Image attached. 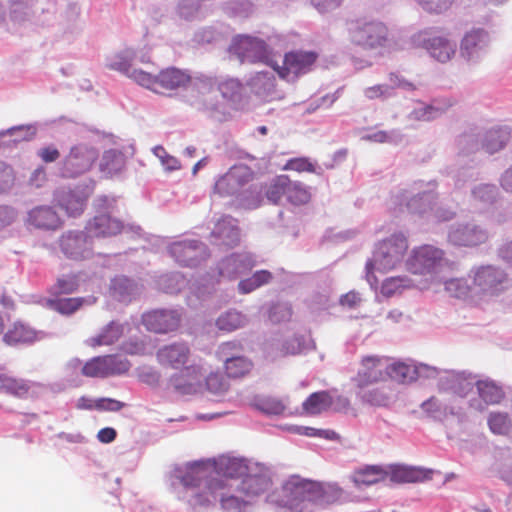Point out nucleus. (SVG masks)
<instances>
[{"instance_id": "48", "label": "nucleus", "mask_w": 512, "mask_h": 512, "mask_svg": "<svg viewBox=\"0 0 512 512\" xmlns=\"http://www.w3.org/2000/svg\"><path fill=\"white\" fill-rule=\"evenodd\" d=\"M426 49L430 54L441 62H445L448 59V50L445 39L440 37H429L423 39Z\"/></svg>"}, {"instance_id": "30", "label": "nucleus", "mask_w": 512, "mask_h": 512, "mask_svg": "<svg viewBox=\"0 0 512 512\" xmlns=\"http://www.w3.org/2000/svg\"><path fill=\"white\" fill-rule=\"evenodd\" d=\"M426 365L416 366L404 362H396L389 364L387 359V372L386 376L400 383H410L419 378V376L428 371Z\"/></svg>"}, {"instance_id": "2", "label": "nucleus", "mask_w": 512, "mask_h": 512, "mask_svg": "<svg viewBox=\"0 0 512 512\" xmlns=\"http://www.w3.org/2000/svg\"><path fill=\"white\" fill-rule=\"evenodd\" d=\"M326 487L316 481L292 475L281 488L267 495V501L291 511L307 512V505L326 501Z\"/></svg>"}, {"instance_id": "9", "label": "nucleus", "mask_w": 512, "mask_h": 512, "mask_svg": "<svg viewBox=\"0 0 512 512\" xmlns=\"http://www.w3.org/2000/svg\"><path fill=\"white\" fill-rule=\"evenodd\" d=\"M511 137V129L508 127H493L477 136L473 134L463 135L458 140L462 152H475L482 148L488 154H494L502 150Z\"/></svg>"}, {"instance_id": "25", "label": "nucleus", "mask_w": 512, "mask_h": 512, "mask_svg": "<svg viewBox=\"0 0 512 512\" xmlns=\"http://www.w3.org/2000/svg\"><path fill=\"white\" fill-rule=\"evenodd\" d=\"M169 252L184 266H194L205 256V246L198 241H181L170 245Z\"/></svg>"}, {"instance_id": "22", "label": "nucleus", "mask_w": 512, "mask_h": 512, "mask_svg": "<svg viewBox=\"0 0 512 512\" xmlns=\"http://www.w3.org/2000/svg\"><path fill=\"white\" fill-rule=\"evenodd\" d=\"M211 472L226 478H245L252 472L253 464L245 459L222 455L216 459L208 460Z\"/></svg>"}, {"instance_id": "19", "label": "nucleus", "mask_w": 512, "mask_h": 512, "mask_svg": "<svg viewBox=\"0 0 512 512\" xmlns=\"http://www.w3.org/2000/svg\"><path fill=\"white\" fill-rule=\"evenodd\" d=\"M180 321L181 316L175 310L158 309L142 315V323L146 329L161 334L175 331Z\"/></svg>"}, {"instance_id": "31", "label": "nucleus", "mask_w": 512, "mask_h": 512, "mask_svg": "<svg viewBox=\"0 0 512 512\" xmlns=\"http://www.w3.org/2000/svg\"><path fill=\"white\" fill-rule=\"evenodd\" d=\"M254 263L250 256L244 254H233L223 259L220 263L219 275L235 279L252 269Z\"/></svg>"}, {"instance_id": "26", "label": "nucleus", "mask_w": 512, "mask_h": 512, "mask_svg": "<svg viewBox=\"0 0 512 512\" xmlns=\"http://www.w3.org/2000/svg\"><path fill=\"white\" fill-rule=\"evenodd\" d=\"M480 400L474 399L470 406L477 411H484L488 405H495L502 401L505 394L501 386L490 379L478 380L475 383Z\"/></svg>"}, {"instance_id": "47", "label": "nucleus", "mask_w": 512, "mask_h": 512, "mask_svg": "<svg viewBox=\"0 0 512 512\" xmlns=\"http://www.w3.org/2000/svg\"><path fill=\"white\" fill-rule=\"evenodd\" d=\"M254 178L253 171L246 165L233 166L226 174L225 181L234 182L236 190L252 181Z\"/></svg>"}, {"instance_id": "23", "label": "nucleus", "mask_w": 512, "mask_h": 512, "mask_svg": "<svg viewBox=\"0 0 512 512\" xmlns=\"http://www.w3.org/2000/svg\"><path fill=\"white\" fill-rule=\"evenodd\" d=\"M36 384L27 379L0 372V392L16 399L34 397Z\"/></svg>"}, {"instance_id": "38", "label": "nucleus", "mask_w": 512, "mask_h": 512, "mask_svg": "<svg viewBox=\"0 0 512 512\" xmlns=\"http://www.w3.org/2000/svg\"><path fill=\"white\" fill-rule=\"evenodd\" d=\"M474 377L465 372L450 371V390L463 397L466 396L475 385Z\"/></svg>"}, {"instance_id": "53", "label": "nucleus", "mask_w": 512, "mask_h": 512, "mask_svg": "<svg viewBox=\"0 0 512 512\" xmlns=\"http://www.w3.org/2000/svg\"><path fill=\"white\" fill-rule=\"evenodd\" d=\"M302 350V341L299 337L293 336L286 339L278 348L277 355L288 356L296 355Z\"/></svg>"}, {"instance_id": "44", "label": "nucleus", "mask_w": 512, "mask_h": 512, "mask_svg": "<svg viewBox=\"0 0 512 512\" xmlns=\"http://www.w3.org/2000/svg\"><path fill=\"white\" fill-rule=\"evenodd\" d=\"M487 422L490 431L494 434L506 435L512 430V420L505 412H491Z\"/></svg>"}, {"instance_id": "28", "label": "nucleus", "mask_w": 512, "mask_h": 512, "mask_svg": "<svg viewBox=\"0 0 512 512\" xmlns=\"http://www.w3.org/2000/svg\"><path fill=\"white\" fill-rule=\"evenodd\" d=\"M487 239V232L476 225L459 226L450 232V242L459 246H476Z\"/></svg>"}, {"instance_id": "59", "label": "nucleus", "mask_w": 512, "mask_h": 512, "mask_svg": "<svg viewBox=\"0 0 512 512\" xmlns=\"http://www.w3.org/2000/svg\"><path fill=\"white\" fill-rule=\"evenodd\" d=\"M154 153L161 160V163L167 170L172 171L180 168L179 161L175 157L169 155L163 147H156L154 149Z\"/></svg>"}, {"instance_id": "45", "label": "nucleus", "mask_w": 512, "mask_h": 512, "mask_svg": "<svg viewBox=\"0 0 512 512\" xmlns=\"http://www.w3.org/2000/svg\"><path fill=\"white\" fill-rule=\"evenodd\" d=\"M78 287L79 283L76 275H65L56 280L50 287L49 293L53 297H58L65 294H72Z\"/></svg>"}, {"instance_id": "27", "label": "nucleus", "mask_w": 512, "mask_h": 512, "mask_svg": "<svg viewBox=\"0 0 512 512\" xmlns=\"http://www.w3.org/2000/svg\"><path fill=\"white\" fill-rule=\"evenodd\" d=\"M121 221L113 219L108 214H101L89 220L85 230L93 238L114 236L121 232Z\"/></svg>"}, {"instance_id": "29", "label": "nucleus", "mask_w": 512, "mask_h": 512, "mask_svg": "<svg viewBox=\"0 0 512 512\" xmlns=\"http://www.w3.org/2000/svg\"><path fill=\"white\" fill-rule=\"evenodd\" d=\"M356 397L362 404L373 407H387L393 399V391L388 386H375L372 388H356Z\"/></svg>"}, {"instance_id": "20", "label": "nucleus", "mask_w": 512, "mask_h": 512, "mask_svg": "<svg viewBox=\"0 0 512 512\" xmlns=\"http://www.w3.org/2000/svg\"><path fill=\"white\" fill-rule=\"evenodd\" d=\"M272 487V480L267 468L262 465L253 464L252 472H248L245 478L242 479L239 486L240 492L248 499L258 497Z\"/></svg>"}, {"instance_id": "50", "label": "nucleus", "mask_w": 512, "mask_h": 512, "mask_svg": "<svg viewBox=\"0 0 512 512\" xmlns=\"http://www.w3.org/2000/svg\"><path fill=\"white\" fill-rule=\"evenodd\" d=\"M205 384L207 389L213 394H222L228 390V382L218 372L210 373L205 379Z\"/></svg>"}, {"instance_id": "11", "label": "nucleus", "mask_w": 512, "mask_h": 512, "mask_svg": "<svg viewBox=\"0 0 512 512\" xmlns=\"http://www.w3.org/2000/svg\"><path fill=\"white\" fill-rule=\"evenodd\" d=\"M130 368L126 359L115 355L97 356L88 360L82 367L81 373L91 378H106L111 375L123 374Z\"/></svg>"}, {"instance_id": "63", "label": "nucleus", "mask_w": 512, "mask_h": 512, "mask_svg": "<svg viewBox=\"0 0 512 512\" xmlns=\"http://www.w3.org/2000/svg\"><path fill=\"white\" fill-rule=\"evenodd\" d=\"M124 403L110 398H100L96 400V410L119 411L123 408Z\"/></svg>"}, {"instance_id": "4", "label": "nucleus", "mask_w": 512, "mask_h": 512, "mask_svg": "<svg viewBox=\"0 0 512 512\" xmlns=\"http://www.w3.org/2000/svg\"><path fill=\"white\" fill-rule=\"evenodd\" d=\"M508 284V276L502 269L492 265L476 268L474 285L477 290L471 295V304L483 310L491 308L506 291Z\"/></svg>"}, {"instance_id": "54", "label": "nucleus", "mask_w": 512, "mask_h": 512, "mask_svg": "<svg viewBox=\"0 0 512 512\" xmlns=\"http://www.w3.org/2000/svg\"><path fill=\"white\" fill-rule=\"evenodd\" d=\"M363 94L368 100L387 99L391 96L390 87L386 84H375L363 90Z\"/></svg>"}, {"instance_id": "64", "label": "nucleus", "mask_w": 512, "mask_h": 512, "mask_svg": "<svg viewBox=\"0 0 512 512\" xmlns=\"http://www.w3.org/2000/svg\"><path fill=\"white\" fill-rule=\"evenodd\" d=\"M225 175L221 176L214 185V191L219 195H228L233 194L237 190L235 188L234 182L225 181Z\"/></svg>"}, {"instance_id": "55", "label": "nucleus", "mask_w": 512, "mask_h": 512, "mask_svg": "<svg viewBox=\"0 0 512 512\" xmlns=\"http://www.w3.org/2000/svg\"><path fill=\"white\" fill-rule=\"evenodd\" d=\"M14 173L12 167L5 163H0V193L10 190L14 184Z\"/></svg>"}, {"instance_id": "34", "label": "nucleus", "mask_w": 512, "mask_h": 512, "mask_svg": "<svg viewBox=\"0 0 512 512\" xmlns=\"http://www.w3.org/2000/svg\"><path fill=\"white\" fill-rule=\"evenodd\" d=\"M125 332V325L117 321H111L101 331L87 340L88 346L96 348L109 346L118 342Z\"/></svg>"}, {"instance_id": "12", "label": "nucleus", "mask_w": 512, "mask_h": 512, "mask_svg": "<svg viewBox=\"0 0 512 512\" xmlns=\"http://www.w3.org/2000/svg\"><path fill=\"white\" fill-rule=\"evenodd\" d=\"M229 51L235 55L241 63L262 62L268 56L266 43L259 38L248 35H237L234 37Z\"/></svg>"}, {"instance_id": "1", "label": "nucleus", "mask_w": 512, "mask_h": 512, "mask_svg": "<svg viewBox=\"0 0 512 512\" xmlns=\"http://www.w3.org/2000/svg\"><path fill=\"white\" fill-rule=\"evenodd\" d=\"M131 60L132 55L127 51L125 54L117 55L108 66L126 74L137 84L157 94L176 91L192 83V77L185 70L168 67L162 69L157 75H153L141 69L133 68Z\"/></svg>"}, {"instance_id": "58", "label": "nucleus", "mask_w": 512, "mask_h": 512, "mask_svg": "<svg viewBox=\"0 0 512 512\" xmlns=\"http://www.w3.org/2000/svg\"><path fill=\"white\" fill-rule=\"evenodd\" d=\"M294 433L305 435L309 437H324L326 439H333L336 435L334 431L331 430H317L312 427H304V426H295L291 429Z\"/></svg>"}, {"instance_id": "37", "label": "nucleus", "mask_w": 512, "mask_h": 512, "mask_svg": "<svg viewBox=\"0 0 512 512\" xmlns=\"http://www.w3.org/2000/svg\"><path fill=\"white\" fill-rule=\"evenodd\" d=\"M333 404V397L328 391L312 393L303 403V410L309 415H317L328 410Z\"/></svg>"}, {"instance_id": "43", "label": "nucleus", "mask_w": 512, "mask_h": 512, "mask_svg": "<svg viewBox=\"0 0 512 512\" xmlns=\"http://www.w3.org/2000/svg\"><path fill=\"white\" fill-rule=\"evenodd\" d=\"M272 274L268 270L256 271L250 278L241 280L238 284L239 291L243 294L250 293L257 288L269 283Z\"/></svg>"}, {"instance_id": "41", "label": "nucleus", "mask_w": 512, "mask_h": 512, "mask_svg": "<svg viewBox=\"0 0 512 512\" xmlns=\"http://www.w3.org/2000/svg\"><path fill=\"white\" fill-rule=\"evenodd\" d=\"M35 332L22 323H14L5 333L4 341L8 344L30 342L35 339Z\"/></svg>"}, {"instance_id": "17", "label": "nucleus", "mask_w": 512, "mask_h": 512, "mask_svg": "<svg viewBox=\"0 0 512 512\" xmlns=\"http://www.w3.org/2000/svg\"><path fill=\"white\" fill-rule=\"evenodd\" d=\"M96 159V152L84 145L71 148L62 163V174L65 177H76L88 171Z\"/></svg>"}, {"instance_id": "62", "label": "nucleus", "mask_w": 512, "mask_h": 512, "mask_svg": "<svg viewBox=\"0 0 512 512\" xmlns=\"http://www.w3.org/2000/svg\"><path fill=\"white\" fill-rule=\"evenodd\" d=\"M419 4L429 13H440L446 10L447 0H418Z\"/></svg>"}, {"instance_id": "42", "label": "nucleus", "mask_w": 512, "mask_h": 512, "mask_svg": "<svg viewBox=\"0 0 512 512\" xmlns=\"http://www.w3.org/2000/svg\"><path fill=\"white\" fill-rule=\"evenodd\" d=\"M247 322L244 315L237 311H227L216 320L217 327L225 332H232L243 327Z\"/></svg>"}, {"instance_id": "5", "label": "nucleus", "mask_w": 512, "mask_h": 512, "mask_svg": "<svg viewBox=\"0 0 512 512\" xmlns=\"http://www.w3.org/2000/svg\"><path fill=\"white\" fill-rule=\"evenodd\" d=\"M408 250V240L402 233H395L378 242L373 257L366 264V277L369 282H377L374 271L387 272L402 263Z\"/></svg>"}, {"instance_id": "6", "label": "nucleus", "mask_w": 512, "mask_h": 512, "mask_svg": "<svg viewBox=\"0 0 512 512\" xmlns=\"http://www.w3.org/2000/svg\"><path fill=\"white\" fill-rule=\"evenodd\" d=\"M346 30L349 41L363 49L382 48L388 41V27L383 22L367 16L348 21Z\"/></svg>"}, {"instance_id": "13", "label": "nucleus", "mask_w": 512, "mask_h": 512, "mask_svg": "<svg viewBox=\"0 0 512 512\" xmlns=\"http://www.w3.org/2000/svg\"><path fill=\"white\" fill-rule=\"evenodd\" d=\"M59 245L62 253L72 260H85L93 255V239L86 230L64 233Z\"/></svg>"}, {"instance_id": "39", "label": "nucleus", "mask_w": 512, "mask_h": 512, "mask_svg": "<svg viewBox=\"0 0 512 512\" xmlns=\"http://www.w3.org/2000/svg\"><path fill=\"white\" fill-rule=\"evenodd\" d=\"M436 200L437 197L433 192H423L410 199L407 207L411 213L424 214L433 210V207L437 204Z\"/></svg>"}, {"instance_id": "49", "label": "nucleus", "mask_w": 512, "mask_h": 512, "mask_svg": "<svg viewBox=\"0 0 512 512\" xmlns=\"http://www.w3.org/2000/svg\"><path fill=\"white\" fill-rule=\"evenodd\" d=\"M221 491H218L217 496H220L221 507L227 512H241L250 501L235 495H224Z\"/></svg>"}, {"instance_id": "57", "label": "nucleus", "mask_w": 512, "mask_h": 512, "mask_svg": "<svg viewBox=\"0 0 512 512\" xmlns=\"http://www.w3.org/2000/svg\"><path fill=\"white\" fill-rule=\"evenodd\" d=\"M291 316V308L283 304L273 305L269 312V318L273 323L287 321L291 318Z\"/></svg>"}, {"instance_id": "61", "label": "nucleus", "mask_w": 512, "mask_h": 512, "mask_svg": "<svg viewBox=\"0 0 512 512\" xmlns=\"http://www.w3.org/2000/svg\"><path fill=\"white\" fill-rule=\"evenodd\" d=\"M404 280L400 277H391L386 279L382 285V293L386 296H391L397 292L401 287H405Z\"/></svg>"}, {"instance_id": "33", "label": "nucleus", "mask_w": 512, "mask_h": 512, "mask_svg": "<svg viewBox=\"0 0 512 512\" xmlns=\"http://www.w3.org/2000/svg\"><path fill=\"white\" fill-rule=\"evenodd\" d=\"M388 476L396 483H417L431 478V472L419 467L395 465L391 467Z\"/></svg>"}, {"instance_id": "10", "label": "nucleus", "mask_w": 512, "mask_h": 512, "mask_svg": "<svg viewBox=\"0 0 512 512\" xmlns=\"http://www.w3.org/2000/svg\"><path fill=\"white\" fill-rule=\"evenodd\" d=\"M387 358L367 355L361 358L357 373L351 378L355 388H366L386 378Z\"/></svg>"}, {"instance_id": "40", "label": "nucleus", "mask_w": 512, "mask_h": 512, "mask_svg": "<svg viewBox=\"0 0 512 512\" xmlns=\"http://www.w3.org/2000/svg\"><path fill=\"white\" fill-rule=\"evenodd\" d=\"M252 362L243 356L231 357L225 361V370L230 378H241L252 369Z\"/></svg>"}, {"instance_id": "52", "label": "nucleus", "mask_w": 512, "mask_h": 512, "mask_svg": "<svg viewBox=\"0 0 512 512\" xmlns=\"http://www.w3.org/2000/svg\"><path fill=\"white\" fill-rule=\"evenodd\" d=\"M473 293L474 291H471L466 280L462 278L450 279V295L452 294L457 298L469 299L471 302V295Z\"/></svg>"}, {"instance_id": "36", "label": "nucleus", "mask_w": 512, "mask_h": 512, "mask_svg": "<svg viewBox=\"0 0 512 512\" xmlns=\"http://www.w3.org/2000/svg\"><path fill=\"white\" fill-rule=\"evenodd\" d=\"M388 476V472L378 465H369L356 470L352 479L357 487L370 486L378 482L384 481Z\"/></svg>"}, {"instance_id": "14", "label": "nucleus", "mask_w": 512, "mask_h": 512, "mask_svg": "<svg viewBox=\"0 0 512 512\" xmlns=\"http://www.w3.org/2000/svg\"><path fill=\"white\" fill-rule=\"evenodd\" d=\"M318 55L309 51H292L285 54L283 66L274 67L278 75L286 81H295L299 75L308 73Z\"/></svg>"}, {"instance_id": "60", "label": "nucleus", "mask_w": 512, "mask_h": 512, "mask_svg": "<svg viewBox=\"0 0 512 512\" xmlns=\"http://www.w3.org/2000/svg\"><path fill=\"white\" fill-rule=\"evenodd\" d=\"M133 287V283L126 277H118L112 281V289L119 295L130 294Z\"/></svg>"}, {"instance_id": "18", "label": "nucleus", "mask_w": 512, "mask_h": 512, "mask_svg": "<svg viewBox=\"0 0 512 512\" xmlns=\"http://www.w3.org/2000/svg\"><path fill=\"white\" fill-rule=\"evenodd\" d=\"M203 369L199 364H190L180 369L169 379L170 385L182 395L195 394L201 390Z\"/></svg>"}, {"instance_id": "24", "label": "nucleus", "mask_w": 512, "mask_h": 512, "mask_svg": "<svg viewBox=\"0 0 512 512\" xmlns=\"http://www.w3.org/2000/svg\"><path fill=\"white\" fill-rule=\"evenodd\" d=\"M191 352L186 343H172L160 348L157 352L158 362L164 366L175 370H180L187 366Z\"/></svg>"}, {"instance_id": "32", "label": "nucleus", "mask_w": 512, "mask_h": 512, "mask_svg": "<svg viewBox=\"0 0 512 512\" xmlns=\"http://www.w3.org/2000/svg\"><path fill=\"white\" fill-rule=\"evenodd\" d=\"M28 221L40 229L55 230L62 226V220L51 207L40 206L29 212Z\"/></svg>"}, {"instance_id": "3", "label": "nucleus", "mask_w": 512, "mask_h": 512, "mask_svg": "<svg viewBox=\"0 0 512 512\" xmlns=\"http://www.w3.org/2000/svg\"><path fill=\"white\" fill-rule=\"evenodd\" d=\"M208 460L187 465L177 478L187 490V501L193 506H207L215 500L219 490H224V480L212 478Z\"/></svg>"}, {"instance_id": "8", "label": "nucleus", "mask_w": 512, "mask_h": 512, "mask_svg": "<svg viewBox=\"0 0 512 512\" xmlns=\"http://www.w3.org/2000/svg\"><path fill=\"white\" fill-rule=\"evenodd\" d=\"M265 195L267 199L279 204L283 198L293 206H302L310 202V187L300 181L290 179L288 175L276 176L268 185Z\"/></svg>"}, {"instance_id": "35", "label": "nucleus", "mask_w": 512, "mask_h": 512, "mask_svg": "<svg viewBox=\"0 0 512 512\" xmlns=\"http://www.w3.org/2000/svg\"><path fill=\"white\" fill-rule=\"evenodd\" d=\"M96 302L95 297H70L62 298L60 296L49 298L47 300L48 306L63 315H71L79 310L84 304H93Z\"/></svg>"}, {"instance_id": "15", "label": "nucleus", "mask_w": 512, "mask_h": 512, "mask_svg": "<svg viewBox=\"0 0 512 512\" xmlns=\"http://www.w3.org/2000/svg\"><path fill=\"white\" fill-rule=\"evenodd\" d=\"M491 37L488 31L481 28H474L468 31L460 45V55L470 63H477L486 54Z\"/></svg>"}, {"instance_id": "56", "label": "nucleus", "mask_w": 512, "mask_h": 512, "mask_svg": "<svg viewBox=\"0 0 512 512\" xmlns=\"http://www.w3.org/2000/svg\"><path fill=\"white\" fill-rule=\"evenodd\" d=\"M497 188L491 184H479L473 188L472 194L474 198L483 201L490 202L496 195Z\"/></svg>"}, {"instance_id": "46", "label": "nucleus", "mask_w": 512, "mask_h": 512, "mask_svg": "<svg viewBox=\"0 0 512 512\" xmlns=\"http://www.w3.org/2000/svg\"><path fill=\"white\" fill-rule=\"evenodd\" d=\"M255 407L267 415H281L286 409L285 403L273 396H264L256 399Z\"/></svg>"}, {"instance_id": "21", "label": "nucleus", "mask_w": 512, "mask_h": 512, "mask_svg": "<svg viewBox=\"0 0 512 512\" xmlns=\"http://www.w3.org/2000/svg\"><path fill=\"white\" fill-rule=\"evenodd\" d=\"M54 200L59 208L65 211L69 217L80 216L85 209L88 194L85 189H60L55 193Z\"/></svg>"}, {"instance_id": "7", "label": "nucleus", "mask_w": 512, "mask_h": 512, "mask_svg": "<svg viewBox=\"0 0 512 512\" xmlns=\"http://www.w3.org/2000/svg\"><path fill=\"white\" fill-rule=\"evenodd\" d=\"M193 88L198 93L199 104L210 110L218 108V94L227 101H236L242 92V85L238 80L226 79L218 82L215 77L204 75L193 81Z\"/></svg>"}, {"instance_id": "51", "label": "nucleus", "mask_w": 512, "mask_h": 512, "mask_svg": "<svg viewBox=\"0 0 512 512\" xmlns=\"http://www.w3.org/2000/svg\"><path fill=\"white\" fill-rule=\"evenodd\" d=\"M284 170L296 171L299 173L309 172L315 173L316 167L308 158L297 157L289 159L283 167Z\"/></svg>"}, {"instance_id": "16", "label": "nucleus", "mask_w": 512, "mask_h": 512, "mask_svg": "<svg viewBox=\"0 0 512 512\" xmlns=\"http://www.w3.org/2000/svg\"><path fill=\"white\" fill-rule=\"evenodd\" d=\"M444 252L431 245L413 249L406 265L413 274H424L435 269L443 260Z\"/></svg>"}]
</instances>
